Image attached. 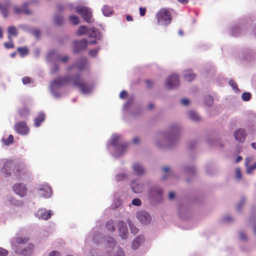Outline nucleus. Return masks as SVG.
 <instances>
[{
	"label": "nucleus",
	"mask_w": 256,
	"mask_h": 256,
	"mask_svg": "<svg viewBox=\"0 0 256 256\" xmlns=\"http://www.w3.org/2000/svg\"><path fill=\"white\" fill-rule=\"evenodd\" d=\"M53 59L56 60V62L57 60H60L62 62H66L68 60L69 56L66 55L61 56L57 53L56 52L52 50L46 56V60L51 61L52 60H53Z\"/></svg>",
	"instance_id": "f8f14e48"
},
{
	"label": "nucleus",
	"mask_w": 256,
	"mask_h": 256,
	"mask_svg": "<svg viewBox=\"0 0 256 256\" xmlns=\"http://www.w3.org/2000/svg\"><path fill=\"white\" fill-rule=\"evenodd\" d=\"M179 84L178 76L177 74H173L166 78L164 86L168 90H172L178 86Z\"/></svg>",
	"instance_id": "6e6552de"
},
{
	"label": "nucleus",
	"mask_w": 256,
	"mask_h": 256,
	"mask_svg": "<svg viewBox=\"0 0 256 256\" xmlns=\"http://www.w3.org/2000/svg\"><path fill=\"white\" fill-rule=\"evenodd\" d=\"M158 23L162 26H167L172 21V14L169 10L166 8H161L156 14Z\"/></svg>",
	"instance_id": "20e7f679"
},
{
	"label": "nucleus",
	"mask_w": 256,
	"mask_h": 256,
	"mask_svg": "<svg viewBox=\"0 0 256 256\" xmlns=\"http://www.w3.org/2000/svg\"><path fill=\"white\" fill-rule=\"evenodd\" d=\"M28 3H24L21 7L15 6L14 7V12L17 14H20L24 12L26 14H31L30 10L27 8Z\"/></svg>",
	"instance_id": "393cba45"
},
{
	"label": "nucleus",
	"mask_w": 256,
	"mask_h": 256,
	"mask_svg": "<svg viewBox=\"0 0 256 256\" xmlns=\"http://www.w3.org/2000/svg\"><path fill=\"white\" fill-rule=\"evenodd\" d=\"M18 50L22 56H24L28 54V49L26 47H20Z\"/></svg>",
	"instance_id": "c03bdc74"
},
{
	"label": "nucleus",
	"mask_w": 256,
	"mask_h": 256,
	"mask_svg": "<svg viewBox=\"0 0 256 256\" xmlns=\"http://www.w3.org/2000/svg\"><path fill=\"white\" fill-rule=\"evenodd\" d=\"M88 36L90 38H95L96 40H101L102 35L96 28H88Z\"/></svg>",
	"instance_id": "a878e982"
},
{
	"label": "nucleus",
	"mask_w": 256,
	"mask_h": 256,
	"mask_svg": "<svg viewBox=\"0 0 256 256\" xmlns=\"http://www.w3.org/2000/svg\"><path fill=\"white\" fill-rule=\"evenodd\" d=\"M52 212L47 210L46 208H40L36 213L35 216L39 219L47 220L50 218Z\"/></svg>",
	"instance_id": "6ab92c4d"
},
{
	"label": "nucleus",
	"mask_w": 256,
	"mask_h": 256,
	"mask_svg": "<svg viewBox=\"0 0 256 256\" xmlns=\"http://www.w3.org/2000/svg\"><path fill=\"white\" fill-rule=\"evenodd\" d=\"M12 167L13 164L10 161H6L4 163L2 171L5 177H8L11 176Z\"/></svg>",
	"instance_id": "5701e85b"
},
{
	"label": "nucleus",
	"mask_w": 256,
	"mask_h": 256,
	"mask_svg": "<svg viewBox=\"0 0 256 256\" xmlns=\"http://www.w3.org/2000/svg\"><path fill=\"white\" fill-rule=\"evenodd\" d=\"M68 20L71 24L74 25H76L79 22V18L76 15H72L70 16Z\"/></svg>",
	"instance_id": "4c0bfd02"
},
{
	"label": "nucleus",
	"mask_w": 256,
	"mask_h": 256,
	"mask_svg": "<svg viewBox=\"0 0 256 256\" xmlns=\"http://www.w3.org/2000/svg\"><path fill=\"white\" fill-rule=\"evenodd\" d=\"M48 256H60V254L58 251L52 250L48 254Z\"/></svg>",
	"instance_id": "680f3d73"
},
{
	"label": "nucleus",
	"mask_w": 256,
	"mask_h": 256,
	"mask_svg": "<svg viewBox=\"0 0 256 256\" xmlns=\"http://www.w3.org/2000/svg\"><path fill=\"white\" fill-rule=\"evenodd\" d=\"M128 178V176L125 173H120L116 175V180L117 182L121 181L124 179H127Z\"/></svg>",
	"instance_id": "79ce46f5"
},
{
	"label": "nucleus",
	"mask_w": 256,
	"mask_h": 256,
	"mask_svg": "<svg viewBox=\"0 0 256 256\" xmlns=\"http://www.w3.org/2000/svg\"><path fill=\"white\" fill-rule=\"evenodd\" d=\"M29 110L26 108H22L19 111V114L23 118H24L28 116L29 114Z\"/></svg>",
	"instance_id": "49530a36"
},
{
	"label": "nucleus",
	"mask_w": 256,
	"mask_h": 256,
	"mask_svg": "<svg viewBox=\"0 0 256 256\" xmlns=\"http://www.w3.org/2000/svg\"><path fill=\"white\" fill-rule=\"evenodd\" d=\"M8 40H10V42H6L4 43V46H6V48H14V46L12 44V38L10 36H8Z\"/></svg>",
	"instance_id": "8fccbe9b"
},
{
	"label": "nucleus",
	"mask_w": 256,
	"mask_h": 256,
	"mask_svg": "<svg viewBox=\"0 0 256 256\" xmlns=\"http://www.w3.org/2000/svg\"><path fill=\"white\" fill-rule=\"evenodd\" d=\"M100 50V48L98 46L94 49L91 50L89 51V55L92 58H95L98 55V52Z\"/></svg>",
	"instance_id": "ea45409f"
},
{
	"label": "nucleus",
	"mask_w": 256,
	"mask_h": 256,
	"mask_svg": "<svg viewBox=\"0 0 256 256\" xmlns=\"http://www.w3.org/2000/svg\"><path fill=\"white\" fill-rule=\"evenodd\" d=\"M76 12L80 14L87 22L92 23L94 22L92 12L88 8L84 6H76Z\"/></svg>",
	"instance_id": "423d86ee"
},
{
	"label": "nucleus",
	"mask_w": 256,
	"mask_h": 256,
	"mask_svg": "<svg viewBox=\"0 0 256 256\" xmlns=\"http://www.w3.org/2000/svg\"><path fill=\"white\" fill-rule=\"evenodd\" d=\"M48 62L52 64V66L50 68V73L52 74H54L56 73L58 70V67L56 64V61L53 59L51 61H47Z\"/></svg>",
	"instance_id": "473e14b6"
},
{
	"label": "nucleus",
	"mask_w": 256,
	"mask_h": 256,
	"mask_svg": "<svg viewBox=\"0 0 256 256\" xmlns=\"http://www.w3.org/2000/svg\"><path fill=\"white\" fill-rule=\"evenodd\" d=\"M124 256V252L123 249L118 246L114 250H111L110 256Z\"/></svg>",
	"instance_id": "c756f323"
},
{
	"label": "nucleus",
	"mask_w": 256,
	"mask_h": 256,
	"mask_svg": "<svg viewBox=\"0 0 256 256\" xmlns=\"http://www.w3.org/2000/svg\"><path fill=\"white\" fill-rule=\"evenodd\" d=\"M163 170L164 172H166V173H168V174H172V171L171 170L170 168V167L168 166H164L163 168Z\"/></svg>",
	"instance_id": "0e129e2a"
},
{
	"label": "nucleus",
	"mask_w": 256,
	"mask_h": 256,
	"mask_svg": "<svg viewBox=\"0 0 256 256\" xmlns=\"http://www.w3.org/2000/svg\"><path fill=\"white\" fill-rule=\"evenodd\" d=\"M132 103V100H129L124 105L123 108L124 110H126L130 106Z\"/></svg>",
	"instance_id": "69168bd1"
},
{
	"label": "nucleus",
	"mask_w": 256,
	"mask_h": 256,
	"mask_svg": "<svg viewBox=\"0 0 256 256\" xmlns=\"http://www.w3.org/2000/svg\"><path fill=\"white\" fill-rule=\"evenodd\" d=\"M136 217L138 220L144 224H150L152 220L150 214L144 210L138 212L136 214Z\"/></svg>",
	"instance_id": "4468645a"
},
{
	"label": "nucleus",
	"mask_w": 256,
	"mask_h": 256,
	"mask_svg": "<svg viewBox=\"0 0 256 256\" xmlns=\"http://www.w3.org/2000/svg\"><path fill=\"white\" fill-rule=\"evenodd\" d=\"M22 82L24 84H27L32 83V80L30 78L25 76L22 78Z\"/></svg>",
	"instance_id": "864d4df0"
},
{
	"label": "nucleus",
	"mask_w": 256,
	"mask_h": 256,
	"mask_svg": "<svg viewBox=\"0 0 256 256\" xmlns=\"http://www.w3.org/2000/svg\"><path fill=\"white\" fill-rule=\"evenodd\" d=\"M232 220V218L230 215L225 216L222 218V220L226 222H230Z\"/></svg>",
	"instance_id": "13d9d810"
},
{
	"label": "nucleus",
	"mask_w": 256,
	"mask_h": 256,
	"mask_svg": "<svg viewBox=\"0 0 256 256\" xmlns=\"http://www.w3.org/2000/svg\"><path fill=\"white\" fill-rule=\"evenodd\" d=\"M239 236L240 240H247V236L246 234L242 232H240Z\"/></svg>",
	"instance_id": "e2e57ef3"
},
{
	"label": "nucleus",
	"mask_w": 256,
	"mask_h": 256,
	"mask_svg": "<svg viewBox=\"0 0 256 256\" xmlns=\"http://www.w3.org/2000/svg\"><path fill=\"white\" fill-rule=\"evenodd\" d=\"M88 42L86 39L84 38L74 42V52L78 53L80 51L85 50L88 46Z\"/></svg>",
	"instance_id": "f3484780"
},
{
	"label": "nucleus",
	"mask_w": 256,
	"mask_h": 256,
	"mask_svg": "<svg viewBox=\"0 0 256 256\" xmlns=\"http://www.w3.org/2000/svg\"><path fill=\"white\" fill-rule=\"evenodd\" d=\"M34 250V246L32 243H28L26 246L17 248L14 246V252L22 256H32Z\"/></svg>",
	"instance_id": "39448f33"
},
{
	"label": "nucleus",
	"mask_w": 256,
	"mask_h": 256,
	"mask_svg": "<svg viewBox=\"0 0 256 256\" xmlns=\"http://www.w3.org/2000/svg\"><path fill=\"white\" fill-rule=\"evenodd\" d=\"M45 119V115L43 112H40L37 117L34 119V126L38 127L40 126Z\"/></svg>",
	"instance_id": "7c9ffc66"
},
{
	"label": "nucleus",
	"mask_w": 256,
	"mask_h": 256,
	"mask_svg": "<svg viewBox=\"0 0 256 256\" xmlns=\"http://www.w3.org/2000/svg\"><path fill=\"white\" fill-rule=\"evenodd\" d=\"M184 171L186 174H194L196 172V168L194 166H185Z\"/></svg>",
	"instance_id": "c9c22d12"
},
{
	"label": "nucleus",
	"mask_w": 256,
	"mask_h": 256,
	"mask_svg": "<svg viewBox=\"0 0 256 256\" xmlns=\"http://www.w3.org/2000/svg\"><path fill=\"white\" fill-rule=\"evenodd\" d=\"M254 156H248L245 159V166H248V164H250V163L254 160Z\"/></svg>",
	"instance_id": "603ef678"
},
{
	"label": "nucleus",
	"mask_w": 256,
	"mask_h": 256,
	"mask_svg": "<svg viewBox=\"0 0 256 256\" xmlns=\"http://www.w3.org/2000/svg\"><path fill=\"white\" fill-rule=\"evenodd\" d=\"M8 252L6 250L0 247V256H8Z\"/></svg>",
	"instance_id": "052dcab7"
},
{
	"label": "nucleus",
	"mask_w": 256,
	"mask_h": 256,
	"mask_svg": "<svg viewBox=\"0 0 256 256\" xmlns=\"http://www.w3.org/2000/svg\"><path fill=\"white\" fill-rule=\"evenodd\" d=\"M204 102L208 106L213 104V98L210 95L206 96L204 98Z\"/></svg>",
	"instance_id": "37998d69"
},
{
	"label": "nucleus",
	"mask_w": 256,
	"mask_h": 256,
	"mask_svg": "<svg viewBox=\"0 0 256 256\" xmlns=\"http://www.w3.org/2000/svg\"><path fill=\"white\" fill-rule=\"evenodd\" d=\"M246 202V200L242 198L240 202H238L236 205V210L238 212H240L242 208L243 207Z\"/></svg>",
	"instance_id": "de8ad7c7"
},
{
	"label": "nucleus",
	"mask_w": 256,
	"mask_h": 256,
	"mask_svg": "<svg viewBox=\"0 0 256 256\" xmlns=\"http://www.w3.org/2000/svg\"><path fill=\"white\" fill-rule=\"evenodd\" d=\"M102 12L105 16H109L114 13L112 8L108 5H104L102 8Z\"/></svg>",
	"instance_id": "c85d7f7f"
},
{
	"label": "nucleus",
	"mask_w": 256,
	"mask_h": 256,
	"mask_svg": "<svg viewBox=\"0 0 256 256\" xmlns=\"http://www.w3.org/2000/svg\"><path fill=\"white\" fill-rule=\"evenodd\" d=\"M130 187L134 192L139 194L142 192L144 190L145 184L136 179L132 181Z\"/></svg>",
	"instance_id": "ddd939ff"
},
{
	"label": "nucleus",
	"mask_w": 256,
	"mask_h": 256,
	"mask_svg": "<svg viewBox=\"0 0 256 256\" xmlns=\"http://www.w3.org/2000/svg\"><path fill=\"white\" fill-rule=\"evenodd\" d=\"M10 6V3L8 1H5L3 4H0V12L4 18L8 16V9Z\"/></svg>",
	"instance_id": "bb28decb"
},
{
	"label": "nucleus",
	"mask_w": 256,
	"mask_h": 256,
	"mask_svg": "<svg viewBox=\"0 0 256 256\" xmlns=\"http://www.w3.org/2000/svg\"><path fill=\"white\" fill-rule=\"evenodd\" d=\"M13 136L12 135H10L8 138L4 140V143L6 145H9L10 144H12L13 142Z\"/></svg>",
	"instance_id": "6e6d98bb"
},
{
	"label": "nucleus",
	"mask_w": 256,
	"mask_h": 256,
	"mask_svg": "<svg viewBox=\"0 0 256 256\" xmlns=\"http://www.w3.org/2000/svg\"><path fill=\"white\" fill-rule=\"evenodd\" d=\"M8 32L10 36H16L18 35L17 29L14 26H10L8 28Z\"/></svg>",
	"instance_id": "e433bc0d"
},
{
	"label": "nucleus",
	"mask_w": 256,
	"mask_h": 256,
	"mask_svg": "<svg viewBox=\"0 0 256 256\" xmlns=\"http://www.w3.org/2000/svg\"><path fill=\"white\" fill-rule=\"evenodd\" d=\"M144 237L143 235L140 234L137 236L134 240L132 246V249L136 250L144 242Z\"/></svg>",
	"instance_id": "b1692460"
},
{
	"label": "nucleus",
	"mask_w": 256,
	"mask_h": 256,
	"mask_svg": "<svg viewBox=\"0 0 256 256\" xmlns=\"http://www.w3.org/2000/svg\"><path fill=\"white\" fill-rule=\"evenodd\" d=\"M188 115L190 118L192 120L197 121L200 119L199 116L196 112L190 111L188 112Z\"/></svg>",
	"instance_id": "58836bf2"
},
{
	"label": "nucleus",
	"mask_w": 256,
	"mask_h": 256,
	"mask_svg": "<svg viewBox=\"0 0 256 256\" xmlns=\"http://www.w3.org/2000/svg\"><path fill=\"white\" fill-rule=\"evenodd\" d=\"M231 34L234 36H238L240 34V28L238 26L232 28L231 30Z\"/></svg>",
	"instance_id": "09e8293b"
},
{
	"label": "nucleus",
	"mask_w": 256,
	"mask_h": 256,
	"mask_svg": "<svg viewBox=\"0 0 256 256\" xmlns=\"http://www.w3.org/2000/svg\"><path fill=\"white\" fill-rule=\"evenodd\" d=\"M88 64V60L84 57L81 58L74 64L67 68V70L70 72L72 70H82L84 69Z\"/></svg>",
	"instance_id": "9d476101"
},
{
	"label": "nucleus",
	"mask_w": 256,
	"mask_h": 256,
	"mask_svg": "<svg viewBox=\"0 0 256 256\" xmlns=\"http://www.w3.org/2000/svg\"><path fill=\"white\" fill-rule=\"evenodd\" d=\"M132 204L135 206H140L141 204V200L138 198H134L132 200Z\"/></svg>",
	"instance_id": "bf43d9fd"
},
{
	"label": "nucleus",
	"mask_w": 256,
	"mask_h": 256,
	"mask_svg": "<svg viewBox=\"0 0 256 256\" xmlns=\"http://www.w3.org/2000/svg\"><path fill=\"white\" fill-rule=\"evenodd\" d=\"M246 172L248 174H252V172L256 169V162L252 164H248V166H246Z\"/></svg>",
	"instance_id": "f704fd0d"
},
{
	"label": "nucleus",
	"mask_w": 256,
	"mask_h": 256,
	"mask_svg": "<svg viewBox=\"0 0 256 256\" xmlns=\"http://www.w3.org/2000/svg\"><path fill=\"white\" fill-rule=\"evenodd\" d=\"M119 236L122 240H126L128 235V230L126 223L123 221L118 222Z\"/></svg>",
	"instance_id": "a211bd4d"
},
{
	"label": "nucleus",
	"mask_w": 256,
	"mask_h": 256,
	"mask_svg": "<svg viewBox=\"0 0 256 256\" xmlns=\"http://www.w3.org/2000/svg\"><path fill=\"white\" fill-rule=\"evenodd\" d=\"M162 194V188L158 185L150 186L148 192V196L156 200H159L161 199Z\"/></svg>",
	"instance_id": "1a4fd4ad"
},
{
	"label": "nucleus",
	"mask_w": 256,
	"mask_h": 256,
	"mask_svg": "<svg viewBox=\"0 0 256 256\" xmlns=\"http://www.w3.org/2000/svg\"><path fill=\"white\" fill-rule=\"evenodd\" d=\"M128 224L129 225L131 233H132V234H136L138 232V228L130 222V220L128 221Z\"/></svg>",
	"instance_id": "a19ab883"
},
{
	"label": "nucleus",
	"mask_w": 256,
	"mask_h": 256,
	"mask_svg": "<svg viewBox=\"0 0 256 256\" xmlns=\"http://www.w3.org/2000/svg\"><path fill=\"white\" fill-rule=\"evenodd\" d=\"M12 189L20 197H24L27 192V188L24 184H16L13 186Z\"/></svg>",
	"instance_id": "dca6fc26"
},
{
	"label": "nucleus",
	"mask_w": 256,
	"mask_h": 256,
	"mask_svg": "<svg viewBox=\"0 0 256 256\" xmlns=\"http://www.w3.org/2000/svg\"><path fill=\"white\" fill-rule=\"evenodd\" d=\"M132 168L136 175L142 176L146 173V170L142 164L138 162L132 164Z\"/></svg>",
	"instance_id": "412c9836"
},
{
	"label": "nucleus",
	"mask_w": 256,
	"mask_h": 256,
	"mask_svg": "<svg viewBox=\"0 0 256 256\" xmlns=\"http://www.w3.org/2000/svg\"><path fill=\"white\" fill-rule=\"evenodd\" d=\"M88 29L87 28L86 26H81L78 28L76 32V35L79 36H84L86 34L88 35Z\"/></svg>",
	"instance_id": "2f4dec72"
},
{
	"label": "nucleus",
	"mask_w": 256,
	"mask_h": 256,
	"mask_svg": "<svg viewBox=\"0 0 256 256\" xmlns=\"http://www.w3.org/2000/svg\"><path fill=\"white\" fill-rule=\"evenodd\" d=\"M100 234L99 233H96L92 236V240L96 243L98 242V238L100 237Z\"/></svg>",
	"instance_id": "338daca9"
},
{
	"label": "nucleus",
	"mask_w": 256,
	"mask_h": 256,
	"mask_svg": "<svg viewBox=\"0 0 256 256\" xmlns=\"http://www.w3.org/2000/svg\"><path fill=\"white\" fill-rule=\"evenodd\" d=\"M54 23L57 26H61L64 23V20L62 16L56 14L54 17Z\"/></svg>",
	"instance_id": "72a5a7b5"
},
{
	"label": "nucleus",
	"mask_w": 256,
	"mask_h": 256,
	"mask_svg": "<svg viewBox=\"0 0 256 256\" xmlns=\"http://www.w3.org/2000/svg\"><path fill=\"white\" fill-rule=\"evenodd\" d=\"M229 84L231 86L234 91L236 92L238 90V89L237 86V84L234 80H230L229 82Z\"/></svg>",
	"instance_id": "4d7b16f0"
},
{
	"label": "nucleus",
	"mask_w": 256,
	"mask_h": 256,
	"mask_svg": "<svg viewBox=\"0 0 256 256\" xmlns=\"http://www.w3.org/2000/svg\"><path fill=\"white\" fill-rule=\"evenodd\" d=\"M235 176L238 180H240L242 178V173L240 169L237 168L235 170Z\"/></svg>",
	"instance_id": "3c124183"
},
{
	"label": "nucleus",
	"mask_w": 256,
	"mask_h": 256,
	"mask_svg": "<svg viewBox=\"0 0 256 256\" xmlns=\"http://www.w3.org/2000/svg\"><path fill=\"white\" fill-rule=\"evenodd\" d=\"M90 254H91L92 256H108L106 254L105 255H100V254H98L97 253L96 251V250H91Z\"/></svg>",
	"instance_id": "774afa93"
},
{
	"label": "nucleus",
	"mask_w": 256,
	"mask_h": 256,
	"mask_svg": "<svg viewBox=\"0 0 256 256\" xmlns=\"http://www.w3.org/2000/svg\"><path fill=\"white\" fill-rule=\"evenodd\" d=\"M106 226L107 228V229L108 231L110 232H114L115 230V227L114 226V223L112 221H108L106 224Z\"/></svg>",
	"instance_id": "a18cd8bd"
},
{
	"label": "nucleus",
	"mask_w": 256,
	"mask_h": 256,
	"mask_svg": "<svg viewBox=\"0 0 256 256\" xmlns=\"http://www.w3.org/2000/svg\"><path fill=\"white\" fill-rule=\"evenodd\" d=\"M128 144L126 142H122L121 136L118 134H113L110 139V142L108 144L107 146H113L114 148V152L113 156L115 158L121 156L125 152Z\"/></svg>",
	"instance_id": "7ed1b4c3"
},
{
	"label": "nucleus",
	"mask_w": 256,
	"mask_h": 256,
	"mask_svg": "<svg viewBox=\"0 0 256 256\" xmlns=\"http://www.w3.org/2000/svg\"><path fill=\"white\" fill-rule=\"evenodd\" d=\"M15 130L18 134L22 135L27 134L29 132V129L24 122H20L16 124Z\"/></svg>",
	"instance_id": "aec40b11"
},
{
	"label": "nucleus",
	"mask_w": 256,
	"mask_h": 256,
	"mask_svg": "<svg viewBox=\"0 0 256 256\" xmlns=\"http://www.w3.org/2000/svg\"><path fill=\"white\" fill-rule=\"evenodd\" d=\"M103 242L106 249V254L108 256H110L111 250H114L117 246L116 240L111 236H107L103 238Z\"/></svg>",
	"instance_id": "0eeeda50"
},
{
	"label": "nucleus",
	"mask_w": 256,
	"mask_h": 256,
	"mask_svg": "<svg viewBox=\"0 0 256 256\" xmlns=\"http://www.w3.org/2000/svg\"><path fill=\"white\" fill-rule=\"evenodd\" d=\"M72 84L74 86L77 87L84 94H90L93 90L94 85L84 82L79 73L74 76H60L52 80L50 84L49 89L52 95L56 98H60L62 94L58 90L64 85Z\"/></svg>",
	"instance_id": "f257e3e1"
},
{
	"label": "nucleus",
	"mask_w": 256,
	"mask_h": 256,
	"mask_svg": "<svg viewBox=\"0 0 256 256\" xmlns=\"http://www.w3.org/2000/svg\"><path fill=\"white\" fill-rule=\"evenodd\" d=\"M181 132L179 124H174L168 132H161L158 133L154 138V142L158 148L170 146L177 140Z\"/></svg>",
	"instance_id": "f03ea898"
},
{
	"label": "nucleus",
	"mask_w": 256,
	"mask_h": 256,
	"mask_svg": "<svg viewBox=\"0 0 256 256\" xmlns=\"http://www.w3.org/2000/svg\"><path fill=\"white\" fill-rule=\"evenodd\" d=\"M234 136L237 142H243L246 136V130L243 128H239L234 132Z\"/></svg>",
	"instance_id": "4be33fe9"
},
{
	"label": "nucleus",
	"mask_w": 256,
	"mask_h": 256,
	"mask_svg": "<svg viewBox=\"0 0 256 256\" xmlns=\"http://www.w3.org/2000/svg\"><path fill=\"white\" fill-rule=\"evenodd\" d=\"M38 194L45 198H50L52 194V190L49 185L47 184L40 185L37 188Z\"/></svg>",
	"instance_id": "9b49d317"
},
{
	"label": "nucleus",
	"mask_w": 256,
	"mask_h": 256,
	"mask_svg": "<svg viewBox=\"0 0 256 256\" xmlns=\"http://www.w3.org/2000/svg\"><path fill=\"white\" fill-rule=\"evenodd\" d=\"M29 240L26 236H18L11 242L12 248L14 251V246L22 248V245L26 244Z\"/></svg>",
	"instance_id": "2eb2a0df"
},
{
	"label": "nucleus",
	"mask_w": 256,
	"mask_h": 256,
	"mask_svg": "<svg viewBox=\"0 0 256 256\" xmlns=\"http://www.w3.org/2000/svg\"><path fill=\"white\" fill-rule=\"evenodd\" d=\"M195 74L191 70H187L183 72L184 78L188 82H191L194 80L195 78Z\"/></svg>",
	"instance_id": "cd10ccee"
},
{
	"label": "nucleus",
	"mask_w": 256,
	"mask_h": 256,
	"mask_svg": "<svg viewBox=\"0 0 256 256\" xmlns=\"http://www.w3.org/2000/svg\"><path fill=\"white\" fill-rule=\"evenodd\" d=\"M242 99L244 101H248L250 98V94L249 92H244L242 96Z\"/></svg>",
	"instance_id": "5fc2aeb1"
}]
</instances>
